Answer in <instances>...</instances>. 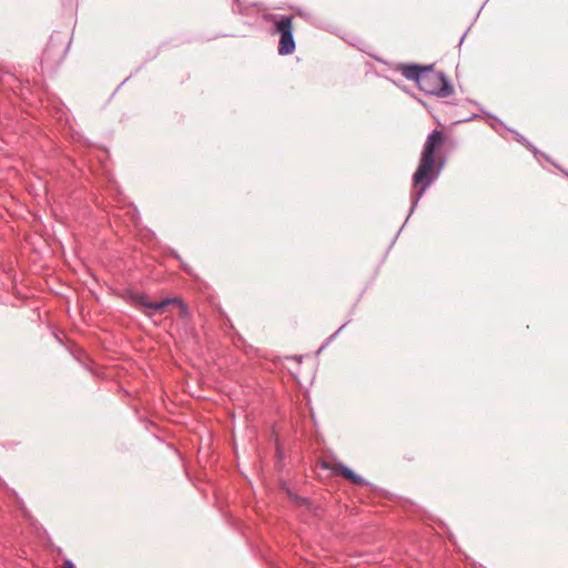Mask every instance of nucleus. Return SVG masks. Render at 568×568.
Segmentation results:
<instances>
[{"mask_svg": "<svg viewBox=\"0 0 568 568\" xmlns=\"http://www.w3.org/2000/svg\"><path fill=\"white\" fill-rule=\"evenodd\" d=\"M403 75L408 80H415L420 90L426 93L438 97H449L454 89L442 72L434 71L432 68L418 65H404Z\"/></svg>", "mask_w": 568, "mask_h": 568, "instance_id": "obj_1", "label": "nucleus"}, {"mask_svg": "<svg viewBox=\"0 0 568 568\" xmlns=\"http://www.w3.org/2000/svg\"><path fill=\"white\" fill-rule=\"evenodd\" d=\"M63 568H74L73 564L70 560L64 561Z\"/></svg>", "mask_w": 568, "mask_h": 568, "instance_id": "obj_7", "label": "nucleus"}, {"mask_svg": "<svg viewBox=\"0 0 568 568\" xmlns=\"http://www.w3.org/2000/svg\"><path fill=\"white\" fill-rule=\"evenodd\" d=\"M324 467L331 469L334 474L343 476L344 478L352 481L353 484H356V485L364 484V479L359 475L355 474L352 469H349L348 467H346L343 464L338 463V464H334L332 466L324 464Z\"/></svg>", "mask_w": 568, "mask_h": 568, "instance_id": "obj_5", "label": "nucleus"}, {"mask_svg": "<svg viewBox=\"0 0 568 568\" xmlns=\"http://www.w3.org/2000/svg\"><path fill=\"white\" fill-rule=\"evenodd\" d=\"M165 301H169L170 305H178L179 308H180L181 316H186L187 315V307H186L185 303L181 298L173 297V298H165Z\"/></svg>", "mask_w": 568, "mask_h": 568, "instance_id": "obj_6", "label": "nucleus"}, {"mask_svg": "<svg viewBox=\"0 0 568 568\" xmlns=\"http://www.w3.org/2000/svg\"><path fill=\"white\" fill-rule=\"evenodd\" d=\"M276 32L281 34L278 43V53L287 55L295 50V41L293 38V17H282L274 20Z\"/></svg>", "mask_w": 568, "mask_h": 568, "instance_id": "obj_3", "label": "nucleus"}, {"mask_svg": "<svg viewBox=\"0 0 568 568\" xmlns=\"http://www.w3.org/2000/svg\"><path fill=\"white\" fill-rule=\"evenodd\" d=\"M443 141L444 134L437 130L433 131L427 138L419 165L413 176L414 186L419 187L417 199L423 195L435 176V150L442 145Z\"/></svg>", "mask_w": 568, "mask_h": 568, "instance_id": "obj_2", "label": "nucleus"}, {"mask_svg": "<svg viewBox=\"0 0 568 568\" xmlns=\"http://www.w3.org/2000/svg\"><path fill=\"white\" fill-rule=\"evenodd\" d=\"M132 300L134 306L139 307L146 316H152L153 313H164L170 305V302L165 298L160 302H150L143 294H135Z\"/></svg>", "mask_w": 568, "mask_h": 568, "instance_id": "obj_4", "label": "nucleus"}]
</instances>
